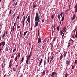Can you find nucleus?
<instances>
[{"label":"nucleus","mask_w":77,"mask_h":77,"mask_svg":"<svg viewBox=\"0 0 77 77\" xmlns=\"http://www.w3.org/2000/svg\"><path fill=\"white\" fill-rule=\"evenodd\" d=\"M64 35H65V33L64 32L62 36V38H61L62 39H63V36H64Z\"/></svg>","instance_id":"nucleus-34"},{"label":"nucleus","mask_w":77,"mask_h":77,"mask_svg":"<svg viewBox=\"0 0 77 77\" xmlns=\"http://www.w3.org/2000/svg\"><path fill=\"white\" fill-rule=\"evenodd\" d=\"M70 41H72V43H74V40H72V39H70Z\"/></svg>","instance_id":"nucleus-53"},{"label":"nucleus","mask_w":77,"mask_h":77,"mask_svg":"<svg viewBox=\"0 0 77 77\" xmlns=\"http://www.w3.org/2000/svg\"><path fill=\"white\" fill-rule=\"evenodd\" d=\"M62 17L61 19V21H63V20L65 19V17H64V16H63Z\"/></svg>","instance_id":"nucleus-19"},{"label":"nucleus","mask_w":77,"mask_h":77,"mask_svg":"<svg viewBox=\"0 0 77 77\" xmlns=\"http://www.w3.org/2000/svg\"><path fill=\"white\" fill-rule=\"evenodd\" d=\"M75 9H77V4L75 6Z\"/></svg>","instance_id":"nucleus-49"},{"label":"nucleus","mask_w":77,"mask_h":77,"mask_svg":"<svg viewBox=\"0 0 77 77\" xmlns=\"http://www.w3.org/2000/svg\"><path fill=\"white\" fill-rule=\"evenodd\" d=\"M75 38H77V35H76V34H75Z\"/></svg>","instance_id":"nucleus-63"},{"label":"nucleus","mask_w":77,"mask_h":77,"mask_svg":"<svg viewBox=\"0 0 77 77\" xmlns=\"http://www.w3.org/2000/svg\"><path fill=\"white\" fill-rule=\"evenodd\" d=\"M62 58H63V55H61V56L60 57V60H62Z\"/></svg>","instance_id":"nucleus-29"},{"label":"nucleus","mask_w":77,"mask_h":77,"mask_svg":"<svg viewBox=\"0 0 77 77\" xmlns=\"http://www.w3.org/2000/svg\"><path fill=\"white\" fill-rule=\"evenodd\" d=\"M72 36L73 39H75V38L74 37V36L73 35H72Z\"/></svg>","instance_id":"nucleus-44"},{"label":"nucleus","mask_w":77,"mask_h":77,"mask_svg":"<svg viewBox=\"0 0 77 77\" xmlns=\"http://www.w3.org/2000/svg\"><path fill=\"white\" fill-rule=\"evenodd\" d=\"M56 37H54V39H53V41L54 42L55 41V40H56Z\"/></svg>","instance_id":"nucleus-41"},{"label":"nucleus","mask_w":77,"mask_h":77,"mask_svg":"<svg viewBox=\"0 0 77 77\" xmlns=\"http://www.w3.org/2000/svg\"><path fill=\"white\" fill-rule=\"evenodd\" d=\"M41 41V37H39L38 41V44H39Z\"/></svg>","instance_id":"nucleus-6"},{"label":"nucleus","mask_w":77,"mask_h":77,"mask_svg":"<svg viewBox=\"0 0 77 77\" xmlns=\"http://www.w3.org/2000/svg\"><path fill=\"white\" fill-rule=\"evenodd\" d=\"M74 68H75V66L74 65H72V68L73 70L74 69Z\"/></svg>","instance_id":"nucleus-21"},{"label":"nucleus","mask_w":77,"mask_h":77,"mask_svg":"<svg viewBox=\"0 0 77 77\" xmlns=\"http://www.w3.org/2000/svg\"><path fill=\"white\" fill-rule=\"evenodd\" d=\"M13 31L14 32V26H13Z\"/></svg>","instance_id":"nucleus-46"},{"label":"nucleus","mask_w":77,"mask_h":77,"mask_svg":"<svg viewBox=\"0 0 77 77\" xmlns=\"http://www.w3.org/2000/svg\"><path fill=\"white\" fill-rule=\"evenodd\" d=\"M67 53V52L64 53L63 54L64 57H65L66 56V54Z\"/></svg>","instance_id":"nucleus-12"},{"label":"nucleus","mask_w":77,"mask_h":77,"mask_svg":"<svg viewBox=\"0 0 77 77\" xmlns=\"http://www.w3.org/2000/svg\"><path fill=\"white\" fill-rule=\"evenodd\" d=\"M40 20V17H39V13L36 12V16L35 17V25L34 26L35 28V27H36L38 25V23H39L40 22V20Z\"/></svg>","instance_id":"nucleus-1"},{"label":"nucleus","mask_w":77,"mask_h":77,"mask_svg":"<svg viewBox=\"0 0 77 77\" xmlns=\"http://www.w3.org/2000/svg\"><path fill=\"white\" fill-rule=\"evenodd\" d=\"M6 76V74H5V75L4 76V77H5Z\"/></svg>","instance_id":"nucleus-61"},{"label":"nucleus","mask_w":77,"mask_h":77,"mask_svg":"<svg viewBox=\"0 0 77 77\" xmlns=\"http://www.w3.org/2000/svg\"><path fill=\"white\" fill-rule=\"evenodd\" d=\"M59 27H60L59 26L57 27V30L58 31H59Z\"/></svg>","instance_id":"nucleus-37"},{"label":"nucleus","mask_w":77,"mask_h":77,"mask_svg":"<svg viewBox=\"0 0 77 77\" xmlns=\"http://www.w3.org/2000/svg\"><path fill=\"white\" fill-rule=\"evenodd\" d=\"M65 77H68V74L66 73L65 75Z\"/></svg>","instance_id":"nucleus-42"},{"label":"nucleus","mask_w":77,"mask_h":77,"mask_svg":"<svg viewBox=\"0 0 77 77\" xmlns=\"http://www.w3.org/2000/svg\"><path fill=\"white\" fill-rule=\"evenodd\" d=\"M58 18L59 20H60V19L61 18L60 17V14H59L58 15Z\"/></svg>","instance_id":"nucleus-20"},{"label":"nucleus","mask_w":77,"mask_h":77,"mask_svg":"<svg viewBox=\"0 0 77 77\" xmlns=\"http://www.w3.org/2000/svg\"><path fill=\"white\" fill-rule=\"evenodd\" d=\"M12 69L13 71H16V70H15V69L13 68V69Z\"/></svg>","instance_id":"nucleus-45"},{"label":"nucleus","mask_w":77,"mask_h":77,"mask_svg":"<svg viewBox=\"0 0 77 77\" xmlns=\"http://www.w3.org/2000/svg\"><path fill=\"white\" fill-rule=\"evenodd\" d=\"M32 29H33V28H32V26H31L30 28L31 31L32 30Z\"/></svg>","instance_id":"nucleus-56"},{"label":"nucleus","mask_w":77,"mask_h":77,"mask_svg":"<svg viewBox=\"0 0 77 77\" xmlns=\"http://www.w3.org/2000/svg\"><path fill=\"white\" fill-rule=\"evenodd\" d=\"M42 23H44V19H42Z\"/></svg>","instance_id":"nucleus-54"},{"label":"nucleus","mask_w":77,"mask_h":77,"mask_svg":"<svg viewBox=\"0 0 77 77\" xmlns=\"http://www.w3.org/2000/svg\"><path fill=\"white\" fill-rule=\"evenodd\" d=\"M42 61L40 60V62L39 63V65L40 66V65H41V63H42Z\"/></svg>","instance_id":"nucleus-40"},{"label":"nucleus","mask_w":77,"mask_h":77,"mask_svg":"<svg viewBox=\"0 0 77 77\" xmlns=\"http://www.w3.org/2000/svg\"><path fill=\"white\" fill-rule=\"evenodd\" d=\"M75 18H76V17H75V14H74L73 17L72 19V20H75Z\"/></svg>","instance_id":"nucleus-8"},{"label":"nucleus","mask_w":77,"mask_h":77,"mask_svg":"<svg viewBox=\"0 0 77 77\" xmlns=\"http://www.w3.org/2000/svg\"><path fill=\"white\" fill-rule=\"evenodd\" d=\"M18 20H19V16H18L17 17Z\"/></svg>","instance_id":"nucleus-57"},{"label":"nucleus","mask_w":77,"mask_h":77,"mask_svg":"<svg viewBox=\"0 0 77 77\" xmlns=\"http://www.w3.org/2000/svg\"><path fill=\"white\" fill-rule=\"evenodd\" d=\"M75 64H77V60H76L75 61Z\"/></svg>","instance_id":"nucleus-47"},{"label":"nucleus","mask_w":77,"mask_h":77,"mask_svg":"<svg viewBox=\"0 0 77 77\" xmlns=\"http://www.w3.org/2000/svg\"><path fill=\"white\" fill-rule=\"evenodd\" d=\"M24 22H25L23 21V27H22L23 28L24 27V24H25Z\"/></svg>","instance_id":"nucleus-28"},{"label":"nucleus","mask_w":77,"mask_h":77,"mask_svg":"<svg viewBox=\"0 0 77 77\" xmlns=\"http://www.w3.org/2000/svg\"><path fill=\"white\" fill-rule=\"evenodd\" d=\"M24 59V57H23V58H22L21 60V62H23Z\"/></svg>","instance_id":"nucleus-25"},{"label":"nucleus","mask_w":77,"mask_h":77,"mask_svg":"<svg viewBox=\"0 0 77 77\" xmlns=\"http://www.w3.org/2000/svg\"><path fill=\"white\" fill-rule=\"evenodd\" d=\"M45 70H44L42 72V75H44V74H45Z\"/></svg>","instance_id":"nucleus-23"},{"label":"nucleus","mask_w":77,"mask_h":77,"mask_svg":"<svg viewBox=\"0 0 77 77\" xmlns=\"http://www.w3.org/2000/svg\"><path fill=\"white\" fill-rule=\"evenodd\" d=\"M54 58V56H52L51 57V59L50 60V62H51L52 60H53V59Z\"/></svg>","instance_id":"nucleus-16"},{"label":"nucleus","mask_w":77,"mask_h":77,"mask_svg":"<svg viewBox=\"0 0 77 77\" xmlns=\"http://www.w3.org/2000/svg\"><path fill=\"white\" fill-rule=\"evenodd\" d=\"M17 50V48H14V49L13 50V53H14L16 51V50Z\"/></svg>","instance_id":"nucleus-35"},{"label":"nucleus","mask_w":77,"mask_h":77,"mask_svg":"<svg viewBox=\"0 0 77 77\" xmlns=\"http://www.w3.org/2000/svg\"><path fill=\"white\" fill-rule=\"evenodd\" d=\"M54 15H55V14H53L52 15V20H53V18H54Z\"/></svg>","instance_id":"nucleus-26"},{"label":"nucleus","mask_w":77,"mask_h":77,"mask_svg":"<svg viewBox=\"0 0 77 77\" xmlns=\"http://www.w3.org/2000/svg\"><path fill=\"white\" fill-rule=\"evenodd\" d=\"M29 56H28L27 57V60L26 61V64H28V63H29Z\"/></svg>","instance_id":"nucleus-5"},{"label":"nucleus","mask_w":77,"mask_h":77,"mask_svg":"<svg viewBox=\"0 0 77 77\" xmlns=\"http://www.w3.org/2000/svg\"><path fill=\"white\" fill-rule=\"evenodd\" d=\"M20 53H19L18 55H17L18 58H20Z\"/></svg>","instance_id":"nucleus-22"},{"label":"nucleus","mask_w":77,"mask_h":77,"mask_svg":"<svg viewBox=\"0 0 77 77\" xmlns=\"http://www.w3.org/2000/svg\"><path fill=\"white\" fill-rule=\"evenodd\" d=\"M63 15V12H61L60 14V16L61 17H62V15Z\"/></svg>","instance_id":"nucleus-43"},{"label":"nucleus","mask_w":77,"mask_h":77,"mask_svg":"<svg viewBox=\"0 0 77 77\" xmlns=\"http://www.w3.org/2000/svg\"><path fill=\"white\" fill-rule=\"evenodd\" d=\"M12 60H10V62L9 63V64H12Z\"/></svg>","instance_id":"nucleus-32"},{"label":"nucleus","mask_w":77,"mask_h":77,"mask_svg":"<svg viewBox=\"0 0 77 77\" xmlns=\"http://www.w3.org/2000/svg\"><path fill=\"white\" fill-rule=\"evenodd\" d=\"M66 26H65L63 28V32H66Z\"/></svg>","instance_id":"nucleus-7"},{"label":"nucleus","mask_w":77,"mask_h":77,"mask_svg":"<svg viewBox=\"0 0 77 77\" xmlns=\"http://www.w3.org/2000/svg\"><path fill=\"white\" fill-rule=\"evenodd\" d=\"M39 32H40L39 29L38 32V36H39Z\"/></svg>","instance_id":"nucleus-33"},{"label":"nucleus","mask_w":77,"mask_h":77,"mask_svg":"<svg viewBox=\"0 0 77 77\" xmlns=\"http://www.w3.org/2000/svg\"><path fill=\"white\" fill-rule=\"evenodd\" d=\"M2 39H3V38H4V37H5V36L2 35Z\"/></svg>","instance_id":"nucleus-58"},{"label":"nucleus","mask_w":77,"mask_h":77,"mask_svg":"<svg viewBox=\"0 0 77 77\" xmlns=\"http://www.w3.org/2000/svg\"><path fill=\"white\" fill-rule=\"evenodd\" d=\"M57 73L55 72H52V73L51 74V77H56V76H57Z\"/></svg>","instance_id":"nucleus-3"},{"label":"nucleus","mask_w":77,"mask_h":77,"mask_svg":"<svg viewBox=\"0 0 77 77\" xmlns=\"http://www.w3.org/2000/svg\"><path fill=\"white\" fill-rule=\"evenodd\" d=\"M17 4H18V2H16V3H15V2L14 3L12 4V5H13V6H14H14H16V5H17Z\"/></svg>","instance_id":"nucleus-9"},{"label":"nucleus","mask_w":77,"mask_h":77,"mask_svg":"<svg viewBox=\"0 0 77 77\" xmlns=\"http://www.w3.org/2000/svg\"><path fill=\"white\" fill-rule=\"evenodd\" d=\"M28 32V31H27L25 32H24V34H23L24 36H26V33H27Z\"/></svg>","instance_id":"nucleus-13"},{"label":"nucleus","mask_w":77,"mask_h":77,"mask_svg":"<svg viewBox=\"0 0 77 77\" xmlns=\"http://www.w3.org/2000/svg\"><path fill=\"white\" fill-rule=\"evenodd\" d=\"M70 45H71V44H70V43H69L68 45V48H69L70 47Z\"/></svg>","instance_id":"nucleus-31"},{"label":"nucleus","mask_w":77,"mask_h":77,"mask_svg":"<svg viewBox=\"0 0 77 77\" xmlns=\"http://www.w3.org/2000/svg\"><path fill=\"white\" fill-rule=\"evenodd\" d=\"M30 16L29 15L27 18V21L28 23V24L29 25H30Z\"/></svg>","instance_id":"nucleus-4"},{"label":"nucleus","mask_w":77,"mask_h":77,"mask_svg":"<svg viewBox=\"0 0 77 77\" xmlns=\"http://www.w3.org/2000/svg\"><path fill=\"white\" fill-rule=\"evenodd\" d=\"M14 27H16V22H15V23L14 24Z\"/></svg>","instance_id":"nucleus-52"},{"label":"nucleus","mask_w":77,"mask_h":77,"mask_svg":"<svg viewBox=\"0 0 77 77\" xmlns=\"http://www.w3.org/2000/svg\"><path fill=\"white\" fill-rule=\"evenodd\" d=\"M24 12H23L22 14V16H24Z\"/></svg>","instance_id":"nucleus-59"},{"label":"nucleus","mask_w":77,"mask_h":77,"mask_svg":"<svg viewBox=\"0 0 77 77\" xmlns=\"http://www.w3.org/2000/svg\"><path fill=\"white\" fill-rule=\"evenodd\" d=\"M14 60L15 61H17L18 60V57L17 56H16Z\"/></svg>","instance_id":"nucleus-17"},{"label":"nucleus","mask_w":77,"mask_h":77,"mask_svg":"<svg viewBox=\"0 0 77 77\" xmlns=\"http://www.w3.org/2000/svg\"><path fill=\"white\" fill-rule=\"evenodd\" d=\"M49 61H50V57L49 56L48 57V58L47 59V63H49Z\"/></svg>","instance_id":"nucleus-14"},{"label":"nucleus","mask_w":77,"mask_h":77,"mask_svg":"<svg viewBox=\"0 0 77 77\" xmlns=\"http://www.w3.org/2000/svg\"><path fill=\"white\" fill-rule=\"evenodd\" d=\"M75 35H77V30L76 31V32Z\"/></svg>","instance_id":"nucleus-64"},{"label":"nucleus","mask_w":77,"mask_h":77,"mask_svg":"<svg viewBox=\"0 0 77 77\" xmlns=\"http://www.w3.org/2000/svg\"><path fill=\"white\" fill-rule=\"evenodd\" d=\"M65 12L66 13V15H68V11H66Z\"/></svg>","instance_id":"nucleus-38"},{"label":"nucleus","mask_w":77,"mask_h":77,"mask_svg":"<svg viewBox=\"0 0 77 77\" xmlns=\"http://www.w3.org/2000/svg\"><path fill=\"white\" fill-rule=\"evenodd\" d=\"M3 35L5 36L6 35V32H5Z\"/></svg>","instance_id":"nucleus-55"},{"label":"nucleus","mask_w":77,"mask_h":77,"mask_svg":"<svg viewBox=\"0 0 77 77\" xmlns=\"http://www.w3.org/2000/svg\"><path fill=\"white\" fill-rule=\"evenodd\" d=\"M54 29V30H55V29H56V24H54L53 26Z\"/></svg>","instance_id":"nucleus-24"},{"label":"nucleus","mask_w":77,"mask_h":77,"mask_svg":"<svg viewBox=\"0 0 77 77\" xmlns=\"http://www.w3.org/2000/svg\"><path fill=\"white\" fill-rule=\"evenodd\" d=\"M31 60H33V59H34V57H31Z\"/></svg>","instance_id":"nucleus-48"},{"label":"nucleus","mask_w":77,"mask_h":77,"mask_svg":"<svg viewBox=\"0 0 77 77\" xmlns=\"http://www.w3.org/2000/svg\"><path fill=\"white\" fill-rule=\"evenodd\" d=\"M18 64H17V65L16 66V68H17V66H18Z\"/></svg>","instance_id":"nucleus-62"},{"label":"nucleus","mask_w":77,"mask_h":77,"mask_svg":"<svg viewBox=\"0 0 77 77\" xmlns=\"http://www.w3.org/2000/svg\"><path fill=\"white\" fill-rule=\"evenodd\" d=\"M11 12H12V11L11 10V9H10V11L9 12V14L10 15V14H11Z\"/></svg>","instance_id":"nucleus-39"},{"label":"nucleus","mask_w":77,"mask_h":77,"mask_svg":"<svg viewBox=\"0 0 77 77\" xmlns=\"http://www.w3.org/2000/svg\"><path fill=\"white\" fill-rule=\"evenodd\" d=\"M36 5L35 4L33 5V8H35V7H36Z\"/></svg>","instance_id":"nucleus-50"},{"label":"nucleus","mask_w":77,"mask_h":77,"mask_svg":"<svg viewBox=\"0 0 77 77\" xmlns=\"http://www.w3.org/2000/svg\"><path fill=\"white\" fill-rule=\"evenodd\" d=\"M20 77H23V76L22 75H20Z\"/></svg>","instance_id":"nucleus-60"},{"label":"nucleus","mask_w":77,"mask_h":77,"mask_svg":"<svg viewBox=\"0 0 77 77\" xmlns=\"http://www.w3.org/2000/svg\"><path fill=\"white\" fill-rule=\"evenodd\" d=\"M8 48H9V46H8L6 48L5 51H8Z\"/></svg>","instance_id":"nucleus-11"},{"label":"nucleus","mask_w":77,"mask_h":77,"mask_svg":"<svg viewBox=\"0 0 77 77\" xmlns=\"http://www.w3.org/2000/svg\"><path fill=\"white\" fill-rule=\"evenodd\" d=\"M12 64H9V68H11V67H12Z\"/></svg>","instance_id":"nucleus-27"},{"label":"nucleus","mask_w":77,"mask_h":77,"mask_svg":"<svg viewBox=\"0 0 77 77\" xmlns=\"http://www.w3.org/2000/svg\"><path fill=\"white\" fill-rule=\"evenodd\" d=\"M69 63H70V61H68V60L66 61V64H67V66H68Z\"/></svg>","instance_id":"nucleus-10"},{"label":"nucleus","mask_w":77,"mask_h":77,"mask_svg":"<svg viewBox=\"0 0 77 77\" xmlns=\"http://www.w3.org/2000/svg\"><path fill=\"white\" fill-rule=\"evenodd\" d=\"M77 12V9H75V13H76Z\"/></svg>","instance_id":"nucleus-51"},{"label":"nucleus","mask_w":77,"mask_h":77,"mask_svg":"<svg viewBox=\"0 0 77 77\" xmlns=\"http://www.w3.org/2000/svg\"><path fill=\"white\" fill-rule=\"evenodd\" d=\"M26 19V16H25L24 17H23V18L22 21H23L25 22V19Z\"/></svg>","instance_id":"nucleus-15"},{"label":"nucleus","mask_w":77,"mask_h":77,"mask_svg":"<svg viewBox=\"0 0 77 77\" xmlns=\"http://www.w3.org/2000/svg\"><path fill=\"white\" fill-rule=\"evenodd\" d=\"M5 42L4 41H2L0 43V47H1L2 46V48H3L4 46H5Z\"/></svg>","instance_id":"nucleus-2"},{"label":"nucleus","mask_w":77,"mask_h":77,"mask_svg":"<svg viewBox=\"0 0 77 77\" xmlns=\"http://www.w3.org/2000/svg\"><path fill=\"white\" fill-rule=\"evenodd\" d=\"M44 66H45V65H46V60H44Z\"/></svg>","instance_id":"nucleus-18"},{"label":"nucleus","mask_w":77,"mask_h":77,"mask_svg":"<svg viewBox=\"0 0 77 77\" xmlns=\"http://www.w3.org/2000/svg\"><path fill=\"white\" fill-rule=\"evenodd\" d=\"M20 26H19V24H18L17 25V29H20Z\"/></svg>","instance_id":"nucleus-30"},{"label":"nucleus","mask_w":77,"mask_h":77,"mask_svg":"<svg viewBox=\"0 0 77 77\" xmlns=\"http://www.w3.org/2000/svg\"><path fill=\"white\" fill-rule=\"evenodd\" d=\"M54 33V31L53 29L52 30V35L53 36V33Z\"/></svg>","instance_id":"nucleus-36"}]
</instances>
